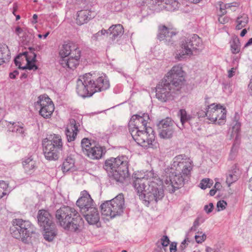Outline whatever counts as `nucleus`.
<instances>
[{"mask_svg":"<svg viewBox=\"0 0 252 252\" xmlns=\"http://www.w3.org/2000/svg\"><path fill=\"white\" fill-rule=\"evenodd\" d=\"M150 175H145L142 177L135 174L133 176L132 186L145 205L148 206L150 203H157L164 196V191L160 181L154 178Z\"/></svg>","mask_w":252,"mask_h":252,"instance_id":"nucleus-1","label":"nucleus"},{"mask_svg":"<svg viewBox=\"0 0 252 252\" xmlns=\"http://www.w3.org/2000/svg\"><path fill=\"white\" fill-rule=\"evenodd\" d=\"M156 88L157 98L163 102L173 98L180 93L185 81V72L181 65H176L168 72Z\"/></svg>","mask_w":252,"mask_h":252,"instance_id":"nucleus-2","label":"nucleus"},{"mask_svg":"<svg viewBox=\"0 0 252 252\" xmlns=\"http://www.w3.org/2000/svg\"><path fill=\"white\" fill-rule=\"evenodd\" d=\"M192 167V161L187 158L185 155H180L174 158L172 168L175 171L166 173L163 179L172 192L184 186L186 177L190 174Z\"/></svg>","mask_w":252,"mask_h":252,"instance_id":"nucleus-3","label":"nucleus"},{"mask_svg":"<svg viewBox=\"0 0 252 252\" xmlns=\"http://www.w3.org/2000/svg\"><path fill=\"white\" fill-rule=\"evenodd\" d=\"M109 81L105 75L96 77L90 73L80 76L76 82V92L82 97H90L95 93L108 89Z\"/></svg>","mask_w":252,"mask_h":252,"instance_id":"nucleus-4","label":"nucleus"},{"mask_svg":"<svg viewBox=\"0 0 252 252\" xmlns=\"http://www.w3.org/2000/svg\"><path fill=\"white\" fill-rule=\"evenodd\" d=\"M57 222L65 230L80 231L84 220L79 213L74 208L68 206H63L55 213Z\"/></svg>","mask_w":252,"mask_h":252,"instance_id":"nucleus-5","label":"nucleus"},{"mask_svg":"<svg viewBox=\"0 0 252 252\" xmlns=\"http://www.w3.org/2000/svg\"><path fill=\"white\" fill-rule=\"evenodd\" d=\"M103 168L111 181L122 183L128 176V158L125 156L110 158L105 160Z\"/></svg>","mask_w":252,"mask_h":252,"instance_id":"nucleus-6","label":"nucleus"},{"mask_svg":"<svg viewBox=\"0 0 252 252\" xmlns=\"http://www.w3.org/2000/svg\"><path fill=\"white\" fill-rule=\"evenodd\" d=\"M181 51H178L175 58L181 61L185 58V56H191L199 53L203 49L202 41L196 34L185 38L181 42Z\"/></svg>","mask_w":252,"mask_h":252,"instance_id":"nucleus-7","label":"nucleus"},{"mask_svg":"<svg viewBox=\"0 0 252 252\" xmlns=\"http://www.w3.org/2000/svg\"><path fill=\"white\" fill-rule=\"evenodd\" d=\"M124 208L125 199L122 194H118L110 200L106 201L100 206L102 214L111 218L121 216Z\"/></svg>","mask_w":252,"mask_h":252,"instance_id":"nucleus-8","label":"nucleus"},{"mask_svg":"<svg viewBox=\"0 0 252 252\" xmlns=\"http://www.w3.org/2000/svg\"><path fill=\"white\" fill-rule=\"evenodd\" d=\"M133 140L139 145L147 148L152 145L155 139V134L153 129L149 126L145 129L132 131L130 133Z\"/></svg>","mask_w":252,"mask_h":252,"instance_id":"nucleus-9","label":"nucleus"},{"mask_svg":"<svg viewBox=\"0 0 252 252\" xmlns=\"http://www.w3.org/2000/svg\"><path fill=\"white\" fill-rule=\"evenodd\" d=\"M177 126L170 118H166L160 121L157 124L159 136L163 139L172 138L177 128Z\"/></svg>","mask_w":252,"mask_h":252,"instance_id":"nucleus-10","label":"nucleus"},{"mask_svg":"<svg viewBox=\"0 0 252 252\" xmlns=\"http://www.w3.org/2000/svg\"><path fill=\"white\" fill-rule=\"evenodd\" d=\"M22 233H24V240L28 241L29 244H32L38 239L39 234L36 232V228L28 221L19 219Z\"/></svg>","mask_w":252,"mask_h":252,"instance_id":"nucleus-11","label":"nucleus"},{"mask_svg":"<svg viewBox=\"0 0 252 252\" xmlns=\"http://www.w3.org/2000/svg\"><path fill=\"white\" fill-rule=\"evenodd\" d=\"M241 124L238 120L233 122V126L231 128V133L228 135L230 139L234 138V141L230 152L229 158L233 159L238 153L239 146L240 143V132Z\"/></svg>","mask_w":252,"mask_h":252,"instance_id":"nucleus-12","label":"nucleus"},{"mask_svg":"<svg viewBox=\"0 0 252 252\" xmlns=\"http://www.w3.org/2000/svg\"><path fill=\"white\" fill-rule=\"evenodd\" d=\"M149 120V116L147 113H144L142 116L133 115L128 124L129 132L131 133L132 131H134L135 129H145L148 127L147 125Z\"/></svg>","mask_w":252,"mask_h":252,"instance_id":"nucleus-13","label":"nucleus"},{"mask_svg":"<svg viewBox=\"0 0 252 252\" xmlns=\"http://www.w3.org/2000/svg\"><path fill=\"white\" fill-rule=\"evenodd\" d=\"M38 105L40 106L39 114L44 118H49L54 110V105L48 96L41 95L38 97Z\"/></svg>","mask_w":252,"mask_h":252,"instance_id":"nucleus-14","label":"nucleus"},{"mask_svg":"<svg viewBox=\"0 0 252 252\" xmlns=\"http://www.w3.org/2000/svg\"><path fill=\"white\" fill-rule=\"evenodd\" d=\"M76 205L82 213L89 211L90 208H92L93 207L95 206L90 194L86 190L81 192L80 196L76 201Z\"/></svg>","mask_w":252,"mask_h":252,"instance_id":"nucleus-15","label":"nucleus"},{"mask_svg":"<svg viewBox=\"0 0 252 252\" xmlns=\"http://www.w3.org/2000/svg\"><path fill=\"white\" fill-rule=\"evenodd\" d=\"M69 121L65 132L67 141L70 142L75 140L80 130V122L74 119H70Z\"/></svg>","mask_w":252,"mask_h":252,"instance_id":"nucleus-16","label":"nucleus"},{"mask_svg":"<svg viewBox=\"0 0 252 252\" xmlns=\"http://www.w3.org/2000/svg\"><path fill=\"white\" fill-rule=\"evenodd\" d=\"M37 218L38 224L43 229H48L54 226L52 216L48 211L39 210Z\"/></svg>","mask_w":252,"mask_h":252,"instance_id":"nucleus-17","label":"nucleus"},{"mask_svg":"<svg viewBox=\"0 0 252 252\" xmlns=\"http://www.w3.org/2000/svg\"><path fill=\"white\" fill-rule=\"evenodd\" d=\"M75 52H75L74 54L72 53L71 56L60 60V63L63 67L73 69L79 64L81 52L80 51Z\"/></svg>","mask_w":252,"mask_h":252,"instance_id":"nucleus-18","label":"nucleus"},{"mask_svg":"<svg viewBox=\"0 0 252 252\" xmlns=\"http://www.w3.org/2000/svg\"><path fill=\"white\" fill-rule=\"evenodd\" d=\"M152 3L159 7V9L172 11L177 9L180 5L177 0H152Z\"/></svg>","mask_w":252,"mask_h":252,"instance_id":"nucleus-19","label":"nucleus"},{"mask_svg":"<svg viewBox=\"0 0 252 252\" xmlns=\"http://www.w3.org/2000/svg\"><path fill=\"white\" fill-rule=\"evenodd\" d=\"M241 171L238 165H232L226 173V183L228 187L236 182L240 177Z\"/></svg>","mask_w":252,"mask_h":252,"instance_id":"nucleus-20","label":"nucleus"},{"mask_svg":"<svg viewBox=\"0 0 252 252\" xmlns=\"http://www.w3.org/2000/svg\"><path fill=\"white\" fill-rule=\"evenodd\" d=\"M19 219H14L12 221V226L10 228V232L12 236L17 239L20 240L25 244H29L28 241L24 240L25 236L22 233Z\"/></svg>","mask_w":252,"mask_h":252,"instance_id":"nucleus-21","label":"nucleus"},{"mask_svg":"<svg viewBox=\"0 0 252 252\" xmlns=\"http://www.w3.org/2000/svg\"><path fill=\"white\" fill-rule=\"evenodd\" d=\"M43 146V152L45 158L48 160H56L60 156L62 150L55 149L51 146L46 144V143H42Z\"/></svg>","mask_w":252,"mask_h":252,"instance_id":"nucleus-22","label":"nucleus"},{"mask_svg":"<svg viewBox=\"0 0 252 252\" xmlns=\"http://www.w3.org/2000/svg\"><path fill=\"white\" fill-rule=\"evenodd\" d=\"M42 143H46V144L53 146L55 149L63 151V143L61 136L59 134H51L48 137L43 139Z\"/></svg>","mask_w":252,"mask_h":252,"instance_id":"nucleus-23","label":"nucleus"},{"mask_svg":"<svg viewBox=\"0 0 252 252\" xmlns=\"http://www.w3.org/2000/svg\"><path fill=\"white\" fill-rule=\"evenodd\" d=\"M176 33L174 32L170 31L169 29L166 26H159L158 38L160 41L165 40L166 42L172 43L173 40L171 38Z\"/></svg>","mask_w":252,"mask_h":252,"instance_id":"nucleus-24","label":"nucleus"},{"mask_svg":"<svg viewBox=\"0 0 252 252\" xmlns=\"http://www.w3.org/2000/svg\"><path fill=\"white\" fill-rule=\"evenodd\" d=\"M77 51L80 50L76 45L72 43H68L63 45L60 51L59 54L62 59L71 56L72 53L74 54L75 52L76 53L75 51Z\"/></svg>","mask_w":252,"mask_h":252,"instance_id":"nucleus-25","label":"nucleus"},{"mask_svg":"<svg viewBox=\"0 0 252 252\" xmlns=\"http://www.w3.org/2000/svg\"><path fill=\"white\" fill-rule=\"evenodd\" d=\"M94 17L92 12L89 10H81L77 12L76 23L78 25H82L88 22Z\"/></svg>","mask_w":252,"mask_h":252,"instance_id":"nucleus-26","label":"nucleus"},{"mask_svg":"<svg viewBox=\"0 0 252 252\" xmlns=\"http://www.w3.org/2000/svg\"><path fill=\"white\" fill-rule=\"evenodd\" d=\"M89 213L84 215L86 220L90 224H94L99 220V215L95 206L90 208Z\"/></svg>","mask_w":252,"mask_h":252,"instance_id":"nucleus-27","label":"nucleus"},{"mask_svg":"<svg viewBox=\"0 0 252 252\" xmlns=\"http://www.w3.org/2000/svg\"><path fill=\"white\" fill-rule=\"evenodd\" d=\"M108 31L110 38L112 40L120 38L124 32V28L121 24L112 25L109 28Z\"/></svg>","mask_w":252,"mask_h":252,"instance_id":"nucleus-28","label":"nucleus"},{"mask_svg":"<svg viewBox=\"0 0 252 252\" xmlns=\"http://www.w3.org/2000/svg\"><path fill=\"white\" fill-rule=\"evenodd\" d=\"M86 155L92 159H98L102 158L103 153L102 147L94 146L89 151H85Z\"/></svg>","mask_w":252,"mask_h":252,"instance_id":"nucleus-29","label":"nucleus"},{"mask_svg":"<svg viewBox=\"0 0 252 252\" xmlns=\"http://www.w3.org/2000/svg\"><path fill=\"white\" fill-rule=\"evenodd\" d=\"M220 104L215 105V104H212L208 106L206 112H204V116L208 117V119L211 122H216L217 121V114L216 111L219 108Z\"/></svg>","mask_w":252,"mask_h":252,"instance_id":"nucleus-30","label":"nucleus"},{"mask_svg":"<svg viewBox=\"0 0 252 252\" xmlns=\"http://www.w3.org/2000/svg\"><path fill=\"white\" fill-rule=\"evenodd\" d=\"M10 59V53L7 46H0V65Z\"/></svg>","mask_w":252,"mask_h":252,"instance_id":"nucleus-31","label":"nucleus"},{"mask_svg":"<svg viewBox=\"0 0 252 252\" xmlns=\"http://www.w3.org/2000/svg\"><path fill=\"white\" fill-rule=\"evenodd\" d=\"M22 163L23 167L27 172L30 173L31 170L35 168V162L33 160L32 156L25 158Z\"/></svg>","mask_w":252,"mask_h":252,"instance_id":"nucleus-32","label":"nucleus"},{"mask_svg":"<svg viewBox=\"0 0 252 252\" xmlns=\"http://www.w3.org/2000/svg\"><path fill=\"white\" fill-rule=\"evenodd\" d=\"M249 22V18L246 14H243L237 17L236 23V29L240 30L245 27Z\"/></svg>","mask_w":252,"mask_h":252,"instance_id":"nucleus-33","label":"nucleus"},{"mask_svg":"<svg viewBox=\"0 0 252 252\" xmlns=\"http://www.w3.org/2000/svg\"><path fill=\"white\" fill-rule=\"evenodd\" d=\"M74 165V162L73 159L71 158H67L63 162L62 169L63 172H67L70 171Z\"/></svg>","mask_w":252,"mask_h":252,"instance_id":"nucleus-34","label":"nucleus"},{"mask_svg":"<svg viewBox=\"0 0 252 252\" xmlns=\"http://www.w3.org/2000/svg\"><path fill=\"white\" fill-rule=\"evenodd\" d=\"M53 227L51 226V228L48 229H44L45 232L43 235L44 239L49 241L51 242L53 240L56 235L55 231L53 230Z\"/></svg>","mask_w":252,"mask_h":252,"instance_id":"nucleus-35","label":"nucleus"},{"mask_svg":"<svg viewBox=\"0 0 252 252\" xmlns=\"http://www.w3.org/2000/svg\"><path fill=\"white\" fill-rule=\"evenodd\" d=\"M11 126H9V130L12 132H15L20 134H23L24 129L23 126H20L15 123H10Z\"/></svg>","mask_w":252,"mask_h":252,"instance_id":"nucleus-36","label":"nucleus"},{"mask_svg":"<svg viewBox=\"0 0 252 252\" xmlns=\"http://www.w3.org/2000/svg\"><path fill=\"white\" fill-rule=\"evenodd\" d=\"M29 50L30 51L29 52H24L21 53V55L24 56L26 61H36V55L31 48H29Z\"/></svg>","mask_w":252,"mask_h":252,"instance_id":"nucleus-37","label":"nucleus"},{"mask_svg":"<svg viewBox=\"0 0 252 252\" xmlns=\"http://www.w3.org/2000/svg\"><path fill=\"white\" fill-rule=\"evenodd\" d=\"M81 147L83 153L86 155L85 151H89L93 146L90 140L87 138H83L81 141Z\"/></svg>","mask_w":252,"mask_h":252,"instance_id":"nucleus-38","label":"nucleus"},{"mask_svg":"<svg viewBox=\"0 0 252 252\" xmlns=\"http://www.w3.org/2000/svg\"><path fill=\"white\" fill-rule=\"evenodd\" d=\"M180 121L182 125H184L186 122L190 121L192 118L191 115L187 114V113L185 109H181L180 110Z\"/></svg>","mask_w":252,"mask_h":252,"instance_id":"nucleus-39","label":"nucleus"},{"mask_svg":"<svg viewBox=\"0 0 252 252\" xmlns=\"http://www.w3.org/2000/svg\"><path fill=\"white\" fill-rule=\"evenodd\" d=\"M231 50L233 54H237L240 52V45L238 39H234L231 42Z\"/></svg>","mask_w":252,"mask_h":252,"instance_id":"nucleus-40","label":"nucleus"},{"mask_svg":"<svg viewBox=\"0 0 252 252\" xmlns=\"http://www.w3.org/2000/svg\"><path fill=\"white\" fill-rule=\"evenodd\" d=\"M213 182L209 178H205L201 181L199 187L201 189H205L207 188H210L212 186Z\"/></svg>","mask_w":252,"mask_h":252,"instance_id":"nucleus-41","label":"nucleus"},{"mask_svg":"<svg viewBox=\"0 0 252 252\" xmlns=\"http://www.w3.org/2000/svg\"><path fill=\"white\" fill-rule=\"evenodd\" d=\"M27 64L22 67V69H28L29 70H36L37 69L38 67L35 65V61H29V60L27 61Z\"/></svg>","mask_w":252,"mask_h":252,"instance_id":"nucleus-42","label":"nucleus"},{"mask_svg":"<svg viewBox=\"0 0 252 252\" xmlns=\"http://www.w3.org/2000/svg\"><path fill=\"white\" fill-rule=\"evenodd\" d=\"M160 241L162 247H167L169 244L170 240L166 235L163 236L160 239Z\"/></svg>","mask_w":252,"mask_h":252,"instance_id":"nucleus-43","label":"nucleus"},{"mask_svg":"<svg viewBox=\"0 0 252 252\" xmlns=\"http://www.w3.org/2000/svg\"><path fill=\"white\" fill-rule=\"evenodd\" d=\"M206 238V236L203 234L201 236L200 235H196L195 236V239L197 243H202Z\"/></svg>","mask_w":252,"mask_h":252,"instance_id":"nucleus-44","label":"nucleus"},{"mask_svg":"<svg viewBox=\"0 0 252 252\" xmlns=\"http://www.w3.org/2000/svg\"><path fill=\"white\" fill-rule=\"evenodd\" d=\"M213 208V204L212 203H210L208 205H206L204 206V209L207 214H209L212 211Z\"/></svg>","mask_w":252,"mask_h":252,"instance_id":"nucleus-45","label":"nucleus"},{"mask_svg":"<svg viewBox=\"0 0 252 252\" xmlns=\"http://www.w3.org/2000/svg\"><path fill=\"white\" fill-rule=\"evenodd\" d=\"M22 56L21 55V53L19 54L16 58L14 59V63L16 66H18L19 68L22 69L23 66H21V63L19 61V59L20 57H21Z\"/></svg>","mask_w":252,"mask_h":252,"instance_id":"nucleus-46","label":"nucleus"},{"mask_svg":"<svg viewBox=\"0 0 252 252\" xmlns=\"http://www.w3.org/2000/svg\"><path fill=\"white\" fill-rule=\"evenodd\" d=\"M188 244L186 243V240H184L181 244L179 247V250L181 252H183L185 248L187 247Z\"/></svg>","mask_w":252,"mask_h":252,"instance_id":"nucleus-47","label":"nucleus"},{"mask_svg":"<svg viewBox=\"0 0 252 252\" xmlns=\"http://www.w3.org/2000/svg\"><path fill=\"white\" fill-rule=\"evenodd\" d=\"M177 243L176 242H172L170 245V252H176L177 251Z\"/></svg>","mask_w":252,"mask_h":252,"instance_id":"nucleus-48","label":"nucleus"},{"mask_svg":"<svg viewBox=\"0 0 252 252\" xmlns=\"http://www.w3.org/2000/svg\"><path fill=\"white\" fill-rule=\"evenodd\" d=\"M236 68L232 67L228 71V77L231 78L235 75Z\"/></svg>","mask_w":252,"mask_h":252,"instance_id":"nucleus-49","label":"nucleus"},{"mask_svg":"<svg viewBox=\"0 0 252 252\" xmlns=\"http://www.w3.org/2000/svg\"><path fill=\"white\" fill-rule=\"evenodd\" d=\"M19 74V71L17 70H14V71L9 73V77L11 79H15L17 75Z\"/></svg>","mask_w":252,"mask_h":252,"instance_id":"nucleus-50","label":"nucleus"},{"mask_svg":"<svg viewBox=\"0 0 252 252\" xmlns=\"http://www.w3.org/2000/svg\"><path fill=\"white\" fill-rule=\"evenodd\" d=\"M221 113H222V115H221V120H225L226 118V110L225 107L222 105H221Z\"/></svg>","mask_w":252,"mask_h":252,"instance_id":"nucleus-51","label":"nucleus"},{"mask_svg":"<svg viewBox=\"0 0 252 252\" xmlns=\"http://www.w3.org/2000/svg\"><path fill=\"white\" fill-rule=\"evenodd\" d=\"M199 225V220L197 219L193 222V225L191 228V230H195L196 228Z\"/></svg>","mask_w":252,"mask_h":252,"instance_id":"nucleus-52","label":"nucleus"},{"mask_svg":"<svg viewBox=\"0 0 252 252\" xmlns=\"http://www.w3.org/2000/svg\"><path fill=\"white\" fill-rule=\"evenodd\" d=\"M23 32V30L22 28L19 27H17L15 28V32L19 36L21 33H22Z\"/></svg>","mask_w":252,"mask_h":252,"instance_id":"nucleus-53","label":"nucleus"},{"mask_svg":"<svg viewBox=\"0 0 252 252\" xmlns=\"http://www.w3.org/2000/svg\"><path fill=\"white\" fill-rule=\"evenodd\" d=\"M236 3H226L224 5L225 9L230 8L231 7L236 6Z\"/></svg>","mask_w":252,"mask_h":252,"instance_id":"nucleus-54","label":"nucleus"},{"mask_svg":"<svg viewBox=\"0 0 252 252\" xmlns=\"http://www.w3.org/2000/svg\"><path fill=\"white\" fill-rule=\"evenodd\" d=\"M100 34L98 32L94 34L92 37V40L93 41H97L98 39V37L100 36Z\"/></svg>","mask_w":252,"mask_h":252,"instance_id":"nucleus-55","label":"nucleus"},{"mask_svg":"<svg viewBox=\"0 0 252 252\" xmlns=\"http://www.w3.org/2000/svg\"><path fill=\"white\" fill-rule=\"evenodd\" d=\"M98 32L99 33L100 36L102 35H104L105 33L109 34V31H108L107 32L105 30H101V31H100Z\"/></svg>","mask_w":252,"mask_h":252,"instance_id":"nucleus-56","label":"nucleus"},{"mask_svg":"<svg viewBox=\"0 0 252 252\" xmlns=\"http://www.w3.org/2000/svg\"><path fill=\"white\" fill-rule=\"evenodd\" d=\"M229 20H230V18L228 17L225 16L223 18L222 21H221V24L227 23H228L229 22Z\"/></svg>","mask_w":252,"mask_h":252,"instance_id":"nucleus-57","label":"nucleus"},{"mask_svg":"<svg viewBox=\"0 0 252 252\" xmlns=\"http://www.w3.org/2000/svg\"><path fill=\"white\" fill-rule=\"evenodd\" d=\"M227 89L228 90V93H230L231 92L230 90V86L228 84H224L223 87V91L225 92V90H226Z\"/></svg>","mask_w":252,"mask_h":252,"instance_id":"nucleus-58","label":"nucleus"},{"mask_svg":"<svg viewBox=\"0 0 252 252\" xmlns=\"http://www.w3.org/2000/svg\"><path fill=\"white\" fill-rule=\"evenodd\" d=\"M226 205L227 203L224 200H221V210L225 209Z\"/></svg>","mask_w":252,"mask_h":252,"instance_id":"nucleus-59","label":"nucleus"},{"mask_svg":"<svg viewBox=\"0 0 252 252\" xmlns=\"http://www.w3.org/2000/svg\"><path fill=\"white\" fill-rule=\"evenodd\" d=\"M252 44V37L250 39H249L248 41L245 45L244 47H248L249 46H250V45H251Z\"/></svg>","mask_w":252,"mask_h":252,"instance_id":"nucleus-60","label":"nucleus"},{"mask_svg":"<svg viewBox=\"0 0 252 252\" xmlns=\"http://www.w3.org/2000/svg\"><path fill=\"white\" fill-rule=\"evenodd\" d=\"M220 186V184L219 182H217L214 186V189H216V190H219V188Z\"/></svg>","mask_w":252,"mask_h":252,"instance_id":"nucleus-61","label":"nucleus"},{"mask_svg":"<svg viewBox=\"0 0 252 252\" xmlns=\"http://www.w3.org/2000/svg\"><path fill=\"white\" fill-rule=\"evenodd\" d=\"M247 32V30L246 29H243L240 33V36L243 37Z\"/></svg>","mask_w":252,"mask_h":252,"instance_id":"nucleus-62","label":"nucleus"},{"mask_svg":"<svg viewBox=\"0 0 252 252\" xmlns=\"http://www.w3.org/2000/svg\"><path fill=\"white\" fill-rule=\"evenodd\" d=\"M249 188L252 191V177L249 180Z\"/></svg>","mask_w":252,"mask_h":252,"instance_id":"nucleus-63","label":"nucleus"},{"mask_svg":"<svg viewBox=\"0 0 252 252\" xmlns=\"http://www.w3.org/2000/svg\"><path fill=\"white\" fill-rule=\"evenodd\" d=\"M216 192H217L216 189H213L210 190L209 194H210V195L211 196H213V195H214L215 194Z\"/></svg>","mask_w":252,"mask_h":252,"instance_id":"nucleus-64","label":"nucleus"}]
</instances>
